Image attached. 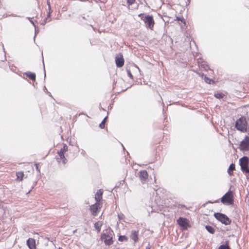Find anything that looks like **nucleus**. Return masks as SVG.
<instances>
[{"label": "nucleus", "mask_w": 249, "mask_h": 249, "mask_svg": "<svg viewBox=\"0 0 249 249\" xmlns=\"http://www.w3.org/2000/svg\"><path fill=\"white\" fill-rule=\"evenodd\" d=\"M248 124L246 119L245 117L242 116L236 120L235 127L238 130L242 132H245L247 131Z\"/></svg>", "instance_id": "nucleus-1"}, {"label": "nucleus", "mask_w": 249, "mask_h": 249, "mask_svg": "<svg viewBox=\"0 0 249 249\" xmlns=\"http://www.w3.org/2000/svg\"><path fill=\"white\" fill-rule=\"evenodd\" d=\"M113 231L110 229L107 230L106 232L101 235V239L104 241V243L107 246H109L113 243L112 234Z\"/></svg>", "instance_id": "nucleus-2"}, {"label": "nucleus", "mask_w": 249, "mask_h": 249, "mask_svg": "<svg viewBox=\"0 0 249 249\" xmlns=\"http://www.w3.org/2000/svg\"><path fill=\"white\" fill-rule=\"evenodd\" d=\"M214 216L217 220L225 225H228L231 223V220L225 214L220 213H214Z\"/></svg>", "instance_id": "nucleus-3"}, {"label": "nucleus", "mask_w": 249, "mask_h": 249, "mask_svg": "<svg viewBox=\"0 0 249 249\" xmlns=\"http://www.w3.org/2000/svg\"><path fill=\"white\" fill-rule=\"evenodd\" d=\"M221 201L223 204H232L233 203V193L231 191L226 193L221 198Z\"/></svg>", "instance_id": "nucleus-4"}, {"label": "nucleus", "mask_w": 249, "mask_h": 249, "mask_svg": "<svg viewBox=\"0 0 249 249\" xmlns=\"http://www.w3.org/2000/svg\"><path fill=\"white\" fill-rule=\"evenodd\" d=\"M142 20L144 21L145 24V27L147 28H149L151 30H153L154 25L155 24V22L152 16H145L144 18H142Z\"/></svg>", "instance_id": "nucleus-5"}, {"label": "nucleus", "mask_w": 249, "mask_h": 249, "mask_svg": "<svg viewBox=\"0 0 249 249\" xmlns=\"http://www.w3.org/2000/svg\"><path fill=\"white\" fill-rule=\"evenodd\" d=\"M241 170L246 173H249V168L248 167L249 159L247 157H243L239 160Z\"/></svg>", "instance_id": "nucleus-6"}, {"label": "nucleus", "mask_w": 249, "mask_h": 249, "mask_svg": "<svg viewBox=\"0 0 249 249\" xmlns=\"http://www.w3.org/2000/svg\"><path fill=\"white\" fill-rule=\"evenodd\" d=\"M239 149L243 152L248 151L249 150V137L246 136L244 139L242 140L239 146Z\"/></svg>", "instance_id": "nucleus-7"}, {"label": "nucleus", "mask_w": 249, "mask_h": 249, "mask_svg": "<svg viewBox=\"0 0 249 249\" xmlns=\"http://www.w3.org/2000/svg\"><path fill=\"white\" fill-rule=\"evenodd\" d=\"M115 62L117 67H122L124 64V60L123 55H121L120 57H116Z\"/></svg>", "instance_id": "nucleus-8"}, {"label": "nucleus", "mask_w": 249, "mask_h": 249, "mask_svg": "<svg viewBox=\"0 0 249 249\" xmlns=\"http://www.w3.org/2000/svg\"><path fill=\"white\" fill-rule=\"evenodd\" d=\"M99 202H96L95 204L92 205L90 207V209L91 211V212L92 213V214L93 215H96L97 214V211L98 209V207L99 206Z\"/></svg>", "instance_id": "nucleus-9"}, {"label": "nucleus", "mask_w": 249, "mask_h": 249, "mask_svg": "<svg viewBox=\"0 0 249 249\" xmlns=\"http://www.w3.org/2000/svg\"><path fill=\"white\" fill-rule=\"evenodd\" d=\"M102 195H103V191L102 189L98 190L95 195V199L96 201V202H99L102 199Z\"/></svg>", "instance_id": "nucleus-10"}, {"label": "nucleus", "mask_w": 249, "mask_h": 249, "mask_svg": "<svg viewBox=\"0 0 249 249\" xmlns=\"http://www.w3.org/2000/svg\"><path fill=\"white\" fill-rule=\"evenodd\" d=\"M27 245L30 249L36 248L35 240L33 238H29L27 241Z\"/></svg>", "instance_id": "nucleus-11"}, {"label": "nucleus", "mask_w": 249, "mask_h": 249, "mask_svg": "<svg viewBox=\"0 0 249 249\" xmlns=\"http://www.w3.org/2000/svg\"><path fill=\"white\" fill-rule=\"evenodd\" d=\"M178 223L181 227H184L186 226L187 224V220L186 218L183 217H179L178 219Z\"/></svg>", "instance_id": "nucleus-12"}, {"label": "nucleus", "mask_w": 249, "mask_h": 249, "mask_svg": "<svg viewBox=\"0 0 249 249\" xmlns=\"http://www.w3.org/2000/svg\"><path fill=\"white\" fill-rule=\"evenodd\" d=\"M138 231H132L130 235V238L133 240L135 242L138 241Z\"/></svg>", "instance_id": "nucleus-13"}, {"label": "nucleus", "mask_w": 249, "mask_h": 249, "mask_svg": "<svg viewBox=\"0 0 249 249\" xmlns=\"http://www.w3.org/2000/svg\"><path fill=\"white\" fill-rule=\"evenodd\" d=\"M148 177V174L146 171L142 170L140 172V178L143 180H145Z\"/></svg>", "instance_id": "nucleus-14"}, {"label": "nucleus", "mask_w": 249, "mask_h": 249, "mask_svg": "<svg viewBox=\"0 0 249 249\" xmlns=\"http://www.w3.org/2000/svg\"><path fill=\"white\" fill-rule=\"evenodd\" d=\"M57 153H58L59 156L60 157V159H61L63 160V163L64 164H66L68 160L65 157V156H64L65 153H63V152H62V151H58L57 152Z\"/></svg>", "instance_id": "nucleus-15"}, {"label": "nucleus", "mask_w": 249, "mask_h": 249, "mask_svg": "<svg viewBox=\"0 0 249 249\" xmlns=\"http://www.w3.org/2000/svg\"><path fill=\"white\" fill-rule=\"evenodd\" d=\"M25 75L28 77L30 79L35 81L36 80V74L31 72H27Z\"/></svg>", "instance_id": "nucleus-16"}, {"label": "nucleus", "mask_w": 249, "mask_h": 249, "mask_svg": "<svg viewBox=\"0 0 249 249\" xmlns=\"http://www.w3.org/2000/svg\"><path fill=\"white\" fill-rule=\"evenodd\" d=\"M201 59H198V63L199 64V66L205 69V70H207V68H208V66L206 64V63L204 61L201 62Z\"/></svg>", "instance_id": "nucleus-17"}, {"label": "nucleus", "mask_w": 249, "mask_h": 249, "mask_svg": "<svg viewBox=\"0 0 249 249\" xmlns=\"http://www.w3.org/2000/svg\"><path fill=\"white\" fill-rule=\"evenodd\" d=\"M102 224L101 222L98 221L94 224V228L98 232H100L101 229V226Z\"/></svg>", "instance_id": "nucleus-18"}, {"label": "nucleus", "mask_w": 249, "mask_h": 249, "mask_svg": "<svg viewBox=\"0 0 249 249\" xmlns=\"http://www.w3.org/2000/svg\"><path fill=\"white\" fill-rule=\"evenodd\" d=\"M235 170V165L233 163L230 164L228 169V172L230 175H232V171Z\"/></svg>", "instance_id": "nucleus-19"}, {"label": "nucleus", "mask_w": 249, "mask_h": 249, "mask_svg": "<svg viewBox=\"0 0 249 249\" xmlns=\"http://www.w3.org/2000/svg\"><path fill=\"white\" fill-rule=\"evenodd\" d=\"M205 228L207 230V231L210 233L213 234L215 232L214 229L211 226H206Z\"/></svg>", "instance_id": "nucleus-20"}, {"label": "nucleus", "mask_w": 249, "mask_h": 249, "mask_svg": "<svg viewBox=\"0 0 249 249\" xmlns=\"http://www.w3.org/2000/svg\"><path fill=\"white\" fill-rule=\"evenodd\" d=\"M24 176V174L23 172H19L17 173V179H18L19 181H21L22 180Z\"/></svg>", "instance_id": "nucleus-21"}, {"label": "nucleus", "mask_w": 249, "mask_h": 249, "mask_svg": "<svg viewBox=\"0 0 249 249\" xmlns=\"http://www.w3.org/2000/svg\"><path fill=\"white\" fill-rule=\"evenodd\" d=\"M118 240L119 241H121V242L127 241L128 237L125 235H120L119 237Z\"/></svg>", "instance_id": "nucleus-22"}, {"label": "nucleus", "mask_w": 249, "mask_h": 249, "mask_svg": "<svg viewBox=\"0 0 249 249\" xmlns=\"http://www.w3.org/2000/svg\"><path fill=\"white\" fill-rule=\"evenodd\" d=\"M107 117H106L102 121L101 123L99 124V126L101 128L103 129L105 128V123L106 121V120L107 119Z\"/></svg>", "instance_id": "nucleus-23"}, {"label": "nucleus", "mask_w": 249, "mask_h": 249, "mask_svg": "<svg viewBox=\"0 0 249 249\" xmlns=\"http://www.w3.org/2000/svg\"><path fill=\"white\" fill-rule=\"evenodd\" d=\"M218 249H231L229 246L228 244H223L220 245Z\"/></svg>", "instance_id": "nucleus-24"}, {"label": "nucleus", "mask_w": 249, "mask_h": 249, "mask_svg": "<svg viewBox=\"0 0 249 249\" xmlns=\"http://www.w3.org/2000/svg\"><path fill=\"white\" fill-rule=\"evenodd\" d=\"M59 151L63 152V153H65L68 151V146L66 144H64L63 147Z\"/></svg>", "instance_id": "nucleus-25"}, {"label": "nucleus", "mask_w": 249, "mask_h": 249, "mask_svg": "<svg viewBox=\"0 0 249 249\" xmlns=\"http://www.w3.org/2000/svg\"><path fill=\"white\" fill-rule=\"evenodd\" d=\"M224 95L221 93H217L214 94V96L217 99H222Z\"/></svg>", "instance_id": "nucleus-26"}, {"label": "nucleus", "mask_w": 249, "mask_h": 249, "mask_svg": "<svg viewBox=\"0 0 249 249\" xmlns=\"http://www.w3.org/2000/svg\"><path fill=\"white\" fill-rule=\"evenodd\" d=\"M204 80H205V81L207 83H208V84H211V81H213V80L207 77V76H204Z\"/></svg>", "instance_id": "nucleus-27"}, {"label": "nucleus", "mask_w": 249, "mask_h": 249, "mask_svg": "<svg viewBox=\"0 0 249 249\" xmlns=\"http://www.w3.org/2000/svg\"><path fill=\"white\" fill-rule=\"evenodd\" d=\"M50 17V12H49V13H48V17L45 18L44 22H43L42 24L43 25H44L46 23L47 20L50 21V19H49Z\"/></svg>", "instance_id": "nucleus-28"}, {"label": "nucleus", "mask_w": 249, "mask_h": 249, "mask_svg": "<svg viewBox=\"0 0 249 249\" xmlns=\"http://www.w3.org/2000/svg\"><path fill=\"white\" fill-rule=\"evenodd\" d=\"M136 0H127V2L129 5L133 4Z\"/></svg>", "instance_id": "nucleus-29"}, {"label": "nucleus", "mask_w": 249, "mask_h": 249, "mask_svg": "<svg viewBox=\"0 0 249 249\" xmlns=\"http://www.w3.org/2000/svg\"><path fill=\"white\" fill-rule=\"evenodd\" d=\"M127 74L128 75V76L131 78H133V75L132 74H131V72H130V70H128L127 71Z\"/></svg>", "instance_id": "nucleus-30"}, {"label": "nucleus", "mask_w": 249, "mask_h": 249, "mask_svg": "<svg viewBox=\"0 0 249 249\" xmlns=\"http://www.w3.org/2000/svg\"><path fill=\"white\" fill-rule=\"evenodd\" d=\"M124 217V215L123 213H121L120 214H118V217L119 219H123Z\"/></svg>", "instance_id": "nucleus-31"}, {"label": "nucleus", "mask_w": 249, "mask_h": 249, "mask_svg": "<svg viewBox=\"0 0 249 249\" xmlns=\"http://www.w3.org/2000/svg\"><path fill=\"white\" fill-rule=\"evenodd\" d=\"M47 5H48V8H49V10H50L51 6H50V2L49 0H47Z\"/></svg>", "instance_id": "nucleus-32"}, {"label": "nucleus", "mask_w": 249, "mask_h": 249, "mask_svg": "<svg viewBox=\"0 0 249 249\" xmlns=\"http://www.w3.org/2000/svg\"><path fill=\"white\" fill-rule=\"evenodd\" d=\"M28 18V19H29L30 20V21L32 23V24L35 26V27L36 28V26H35V25L34 22L33 20H32L30 19V18H29V17H28V18Z\"/></svg>", "instance_id": "nucleus-33"}, {"label": "nucleus", "mask_w": 249, "mask_h": 249, "mask_svg": "<svg viewBox=\"0 0 249 249\" xmlns=\"http://www.w3.org/2000/svg\"><path fill=\"white\" fill-rule=\"evenodd\" d=\"M35 166H36V170L37 171H38V172H40V170H39V169L38 168V164L37 163H35Z\"/></svg>", "instance_id": "nucleus-34"}, {"label": "nucleus", "mask_w": 249, "mask_h": 249, "mask_svg": "<svg viewBox=\"0 0 249 249\" xmlns=\"http://www.w3.org/2000/svg\"><path fill=\"white\" fill-rule=\"evenodd\" d=\"M139 17L141 18L142 19V18H144L145 16H144L143 15V14H140L139 15H138Z\"/></svg>", "instance_id": "nucleus-35"}, {"label": "nucleus", "mask_w": 249, "mask_h": 249, "mask_svg": "<svg viewBox=\"0 0 249 249\" xmlns=\"http://www.w3.org/2000/svg\"><path fill=\"white\" fill-rule=\"evenodd\" d=\"M177 19H178V20H180V21H181L182 22H183V23H185V21H184V19H181V18H179V17H178V18H177Z\"/></svg>", "instance_id": "nucleus-36"}, {"label": "nucleus", "mask_w": 249, "mask_h": 249, "mask_svg": "<svg viewBox=\"0 0 249 249\" xmlns=\"http://www.w3.org/2000/svg\"><path fill=\"white\" fill-rule=\"evenodd\" d=\"M198 74H199V76H201L202 77L205 76L204 74L202 73H198Z\"/></svg>", "instance_id": "nucleus-37"}, {"label": "nucleus", "mask_w": 249, "mask_h": 249, "mask_svg": "<svg viewBox=\"0 0 249 249\" xmlns=\"http://www.w3.org/2000/svg\"><path fill=\"white\" fill-rule=\"evenodd\" d=\"M46 76V72H45V71H44V77H45Z\"/></svg>", "instance_id": "nucleus-38"}]
</instances>
